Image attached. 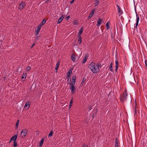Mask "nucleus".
<instances>
[{
	"instance_id": "nucleus-1",
	"label": "nucleus",
	"mask_w": 147,
	"mask_h": 147,
	"mask_svg": "<svg viewBox=\"0 0 147 147\" xmlns=\"http://www.w3.org/2000/svg\"><path fill=\"white\" fill-rule=\"evenodd\" d=\"M93 73H96L99 71L98 67L96 65V64L93 62H91L88 66Z\"/></svg>"
},
{
	"instance_id": "nucleus-2",
	"label": "nucleus",
	"mask_w": 147,
	"mask_h": 147,
	"mask_svg": "<svg viewBox=\"0 0 147 147\" xmlns=\"http://www.w3.org/2000/svg\"><path fill=\"white\" fill-rule=\"evenodd\" d=\"M127 94H122L120 96V100L121 102H123L127 99Z\"/></svg>"
},
{
	"instance_id": "nucleus-3",
	"label": "nucleus",
	"mask_w": 147,
	"mask_h": 147,
	"mask_svg": "<svg viewBox=\"0 0 147 147\" xmlns=\"http://www.w3.org/2000/svg\"><path fill=\"white\" fill-rule=\"evenodd\" d=\"M26 5L25 4V3L22 1L18 7L19 9L22 10Z\"/></svg>"
},
{
	"instance_id": "nucleus-4",
	"label": "nucleus",
	"mask_w": 147,
	"mask_h": 147,
	"mask_svg": "<svg viewBox=\"0 0 147 147\" xmlns=\"http://www.w3.org/2000/svg\"><path fill=\"white\" fill-rule=\"evenodd\" d=\"M27 132V130L25 129H22L21 132V135H22V137H25L26 135Z\"/></svg>"
},
{
	"instance_id": "nucleus-5",
	"label": "nucleus",
	"mask_w": 147,
	"mask_h": 147,
	"mask_svg": "<svg viewBox=\"0 0 147 147\" xmlns=\"http://www.w3.org/2000/svg\"><path fill=\"white\" fill-rule=\"evenodd\" d=\"M70 89L71 90V93H74L76 91V88L74 86H70Z\"/></svg>"
},
{
	"instance_id": "nucleus-6",
	"label": "nucleus",
	"mask_w": 147,
	"mask_h": 147,
	"mask_svg": "<svg viewBox=\"0 0 147 147\" xmlns=\"http://www.w3.org/2000/svg\"><path fill=\"white\" fill-rule=\"evenodd\" d=\"M76 54L73 53L71 55V59L73 61H75L77 58V56Z\"/></svg>"
},
{
	"instance_id": "nucleus-7",
	"label": "nucleus",
	"mask_w": 147,
	"mask_h": 147,
	"mask_svg": "<svg viewBox=\"0 0 147 147\" xmlns=\"http://www.w3.org/2000/svg\"><path fill=\"white\" fill-rule=\"evenodd\" d=\"M73 69V68H70L68 71L67 73V77H68L70 76V75L72 74V70Z\"/></svg>"
},
{
	"instance_id": "nucleus-8",
	"label": "nucleus",
	"mask_w": 147,
	"mask_h": 147,
	"mask_svg": "<svg viewBox=\"0 0 147 147\" xmlns=\"http://www.w3.org/2000/svg\"><path fill=\"white\" fill-rule=\"evenodd\" d=\"M115 71L117 72L118 68L119 62L117 60L115 61Z\"/></svg>"
},
{
	"instance_id": "nucleus-9",
	"label": "nucleus",
	"mask_w": 147,
	"mask_h": 147,
	"mask_svg": "<svg viewBox=\"0 0 147 147\" xmlns=\"http://www.w3.org/2000/svg\"><path fill=\"white\" fill-rule=\"evenodd\" d=\"M88 55H86L85 56L84 58L82 60V63L83 64L84 63L86 62L88 59Z\"/></svg>"
},
{
	"instance_id": "nucleus-10",
	"label": "nucleus",
	"mask_w": 147,
	"mask_h": 147,
	"mask_svg": "<svg viewBox=\"0 0 147 147\" xmlns=\"http://www.w3.org/2000/svg\"><path fill=\"white\" fill-rule=\"evenodd\" d=\"M64 18L63 16H61L58 19L57 22V24H59L61 22Z\"/></svg>"
},
{
	"instance_id": "nucleus-11",
	"label": "nucleus",
	"mask_w": 147,
	"mask_h": 147,
	"mask_svg": "<svg viewBox=\"0 0 147 147\" xmlns=\"http://www.w3.org/2000/svg\"><path fill=\"white\" fill-rule=\"evenodd\" d=\"M103 21L102 19H100L99 18L98 19V21L97 22V24H96V26H100L101 24V22Z\"/></svg>"
},
{
	"instance_id": "nucleus-12",
	"label": "nucleus",
	"mask_w": 147,
	"mask_h": 147,
	"mask_svg": "<svg viewBox=\"0 0 147 147\" xmlns=\"http://www.w3.org/2000/svg\"><path fill=\"white\" fill-rule=\"evenodd\" d=\"M115 146L114 147H118V142L117 138H115Z\"/></svg>"
},
{
	"instance_id": "nucleus-13",
	"label": "nucleus",
	"mask_w": 147,
	"mask_h": 147,
	"mask_svg": "<svg viewBox=\"0 0 147 147\" xmlns=\"http://www.w3.org/2000/svg\"><path fill=\"white\" fill-rule=\"evenodd\" d=\"M60 63V61L59 60L58 61L57 63L56 64V67L55 68V69L56 70V72H57L58 69V67H59V65Z\"/></svg>"
},
{
	"instance_id": "nucleus-14",
	"label": "nucleus",
	"mask_w": 147,
	"mask_h": 147,
	"mask_svg": "<svg viewBox=\"0 0 147 147\" xmlns=\"http://www.w3.org/2000/svg\"><path fill=\"white\" fill-rule=\"evenodd\" d=\"M78 41H79V44H81L82 41V37L80 35H78Z\"/></svg>"
},
{
	"instance_id": "nucleus-15",
	"label": "nucleus",
	"mask_w": 147,
	"mask_h": 147,
	"mask_svg": "<svg viewBox=\"0 0 147 147\" xmlns=\"http://www.w3.org/2000/svg\"><path fill=\"white\" fill-rule=\"evenodd\" d=\"M117 11L119 13H121V14H122L123 12L121 11V10L120 7L117 4Z\"/></svg>"
},
{
	"instance_id": "nucleus-16",
	"label": "nucleus",
	"mask_w": 147,
	"mask_h": 147,
	"mask_svg": "<svg viewBox=\"0 0 147 147\" xmlns=\"http://www.w3.org/2000/svg\"><path fill=\"white\" fill-rule=\"evenodd\" d=\"M18 134L15 135L13 136L11 138L13 139V141H16L17 138Z\"/></svg>"
},
{
	"instance_id": "nucleus-17",
	"label": "nucleus",
	"mask_w": 147,
	"mask_h": 147,
	"mask_svg": "<svg viewBox=\"0 0 147 147\" xmlns=\"http://www.w3.org/2000/svg\"><path fill=\"white\" fill-rule=\"evenodd\" d=\"M30 103L29 102H27L25 105H24V107L26 108V107L28 106V109L29 107L30 106Z\"/></svg>"
},
{
	"instance_id": "nucleus-18",
	"label": "nucleus",
	"mask_w": 147,
	"mask_h": 147,
	"mask_svg": "<svg viewBox=\"0 0 147 147\" xmlns=\"http://www.w3.org/2000/svg\"><path fill=\"white\" fill-rule=\"evenodd\" d=\"M44 139L42 138L41 141L40 142V144L39 145V147H41L42 146V144L44 142Z\"/></svg>"
},
{
	"instance_id": "nucleus-19",
	"label": "nucleus",
	"mask_w": 147,
	"mask_h": 147,
	"mask_svg": "<svg viewBox=\"0 0 147 147\" xmlns=\"http://www.w3.org/2000/svg\"><path fill=\"white\" fill-rule=\"evenodd\" d=\"M113 65V63L112 62L111 63H110V67H109L110 68V71L112 72H113V68L112 67Z\"/></svg>"
},
{
	"instance_id": "nucleus-20",
	"label": "nucleus",
	"mask_w": 147,
	"mask_h": 147,
	"mask_svg": "<svg viewBox=\"0 0 147 147\" xmlns=\"http://www.w3.org/2000/svg\"><path fill=\"white\" fill-rule=\"evenodd\" d=\"M46 22V20L45 18H44L42 21L41 22V23L39 25H40L42 26Z\"/></svg>"
},
{
	"instance_id": "nucleus-21",
	"label": "nucleus",
	"mask_w": 147,
	"mask_h": 147,
	"mask_svg": "<svg viewBox=\"0 0 147 147\" xmlns=\"http://www.w3.org/2000/svg\"><path fill=\"white\" fill-rule=\"evenodd\" d=\"M76 81H71V83H70V82L69 83L70 84V86H74L75 85Z\"/></svg>"
},
{
	"instance_id": "nucleus-22",
	"label": "nucleus",
	"mask_w": 147,
	"mask_h": 147,
	"mask_svg": "<svg viewBox=\"0 0 147 147\" xmlns=\"http://www.w3.org/2000/svg\"><path fill=\"white\" fill-rule=\"evenodd\" d=\"M18 145L17 143L16 142V141H14L13 144V147H17Z\"/></svg>"
},
{
	"instance_id": "nucleus-23",
	"label": "nucleus",
	"mask_w": 147,
	"mask_h": 147,
	"mask_svg": "<svg viewBox=\"0 0 147 147\" xmlns=\"http://www.w3.org/2000/svg\"><path fill=\"white\" fill-rule=\"evenodd\" d=\"M109 22H107L106 24V26L107 27V29H108L109 28Z\"/></svg>"
},
{
	"instance_id": "nucleus-24",
	"label": "nucleus",
	"mask_w": 147,
	"mask_h": 147,
	"mask_svg": "<svg viewBox=\"0 0 147 147\" xmlns=\"http://www.w3.org/2000/svg\"><path fill=\"white\" fill-rule=\"evenodd\" d=\"M26 76H27L26 73H24L23 74L22 76V78L24 79V77H25V78L26 77Z\"/></svg>"
},
{
	"instance_id": "nucleus-25",
	"label": "nucleus",
	"mask_w": 147,
	"mask_h": 147,
	"mask_svg": "<svg viewBox=\"0 0 147 147\" xmlns=\"http://www.w3.org/2000/svg\"><path fill=\"white\" fill-rule=\"evenodd\" d=\"M53 131H51L49 133L48 135V137H50L51 136L53 135Z\"/></svg>"
},
{
	"instance_id": "nucleus-26",
	"label": "nucleus",
	"mask_w": 147,
	"mask_h": 147,
	"mask_svg": "<svg viewBox=\"0 0 147 147\" xmlns=\"http://www.w3.org/2000/svg\"><path fill=\"white\" fill-rule=\"evenodd\" d=\"M72 81H76V76H74L72 77Z\"/></svg>"
},
{
	"instance_id": "nucleus-27",
	"label": "nucleus",
	"mask_w": 147,
	"mask_h": 147,
	"mask_svg": "<svg viewBox=\"0 0 147 147\" xmlns=\"http://www.w3.org/2000/svg\"><path fill=\"white\" fill-rule=\"evenodd\" d=\"M19 120H18L17 121V122L16 123V126L17 128H18V125L19 124Z\"/></svg>"
},
{
	"instance_id": "nucleus-28",
	"label": "nucleus",
	"mask_w": 147,
	"mask_h": 147,
	"mask_svg": "<svg viewBox=\"0 0 147 147\" xmlns=\"http://www.w3.org/2000/svg\"><path fill=\"white\" fill-rule=\"evenodd\" d=\"M96 65L98 67V68H99V67H102V65H101V64L100 63H97L96 64Z\"/></svg>"
},
{
	"instance_id": "nucleus-29",
	"label": "nucleus",
	"mask_w": 147,
	"mask_h": 147,
	"mask_svg": "<svg viewBox=\"0 0 147 147\" xmlns=\"http://www.w3.org/2000/svg\"><path fill=\"white\" fill-rule=\"evenodd\" d=\"M95 2H96L95 3V6H96L98 5L99 1L98 0H96Z\"/></svg>"
},
{
	"instance_id": "nucleus-30",
	"label": "nucleus",
	"mask_w": 147,
	"mask_h": 147,
	"mask_svg": "<svg viewBox=\"0 0 147 147\" xmlns=\"http://www.w3.org/2000/svg\"><path fill=\"white\" fill-rule=\"evenodd\" d=\"M139 17L138 16L137 14H136V22H139Z\"/></svg>"
},
{
	"instance_id": "nucleus-31",
	"label": "nucleus",
	"mask_w": 147,
	"mask_h": 147,
	"mask_svg": "<svg viewBox=\"0 0 147 147\" xmlns=\"http://www.w3.org/2000/svg\"><path fill=\"white\" fill-rule=\"evenodd\" d=\"M123 94H127L126 89H125L124 90Z\"/></svg>"
},
{
	"instance_id": "nucleus-32",
	"label": "nucleus",
	"mask_w": 147,
	"mask_h": 147,
	"mask_svg": "<svg viewBox=\"0 0 147 147\" xmlns=\"http://www.w3.org/2000/svg\"><path fill=\"white\" fill-rule=\"evenodd\" d=\"M41 27H42L40 25H39L38 26V28H37V30H38L39 31V30H40V29H41Z\"/></svg>"
},
{
	"instance_id": "nucleus-33",
	"label": "nucleus",
	"mask_w": 147,
	"mask_h": 147,
	"mask_svg": "<svg viewBox=\"0 0 147 147\" xmlns=\"http://www.w3.org/2000/svg\"><path fill=\"white\" fill-rule=\"evenodd\" d=\"M86 79L85 78H83V80H82V81L81 82V84H82L84 83V82L86 81Z\"/></svg>"
},
{
	"instance_id": "nucleus-34",
	"label": "nucleus",
	"mask_w": 147,
	"mask_h": 147,
	"mask_svg": "<svg viewBox=\"0 0 147 147\" xmlns=\"http://www.w3.org/2000/svg\"><path fill=\"white\" fill-rule=\"evenodd\" d=\"M93 14H92L91 13H90V15H89V17L88 18V19H90L93 16Z\"/></svg>"
},
{
	"instance_id": "nucleus-35",
	"label": "nucleus",
	"mask_w": 147,
	"mask_h": 147,
	"mask_svg": "<svg viewBox=\"0 0 147 147\" xmlns=\"http://www.w3.org/2000/svg\"><path fill=\"white\" fill-rule=\"evenodd\" d=\"M73 102V98H72L71 99V100H70V103H69V104L72 105Z\"/></svg>"
},
{
	"instance_id": "nucleus-36",
	"label": "nucleus",
	"mask_w": 147,
	"mask_h": 147,
	"mask_svg": "<svg viewBox=\"0 0 147 147\" xmlns=\"http://www.w3.org/2000/svg\"><path fill=\"white\" fill-rule=\"evenodd\" d=\"M73 24L74 25H77L78 22H76V21L74 20L73 22Z\"/></svg>"
},
{
	"instance_id": "nucleus-37",
	"label": "nucleus",
	"mask_w": 147,
	"mask_h": 147,
	"mask_svg": "<svg viewBox=\"0 0 147 147\" xmlns=\"http://www.w3.org/2000/svg\"><path fill=\"white\" fill-rule=\"evenodd\" d=\"M95 9H92V10L91 11V13L92 14H93L94 12L95 11Z\"/></svg>"
},
{
	"instance_id": "nucleus-38",
	"label": "nucleus",
	"mask_w": 147,
	"mask_h": 147,
	"mask_svg": "<svg viewBox=\"0 0 147 147\" xmlns=\"http://www.w3.org/2000/svg\"><path fill=\"white\" fill-rule=\"evenodd\" d=\"M30 66H28L26 67V69L28 71L30 69Z\"/></svg>"
},
{
	"instance_id": "nucleus-39",
	"label": "nucleus",
	"mask_w": 147,
	"mask_h": 147,
	"mask_svg": "<svg viewBox=\"0 0 147 147\" xmlns=\"http://www.w3.org/2000/svg\"><path fill=\"white\" fill-rule=\"evenodd\" d=\"M138 22H136V26L135 27H134V28H137V27L138 25Z\"/></svg>"
},
{
	"instance_id": "nucleus-40",
	"label": "nucleus",
	"mask_w": 147,
	"mask_h": 147,
	"mask_svg": "<svg viewBox=\"0 0 147 147\" xmlns=\"http://www.w3.org/2000/svg\"><path fill=\"white\" fill-rule=\"evenodd\" d=\"M82 147H88V146L86 145L85 144H83L82 145Z\"/></svg>"
},
{
	"instance_id": "nucleus-41",
	"label": "nucleus",
	"mask_w": 147,
	"mask_h": 147,
	"mask_svg": "<svg viewBox=\"0 0 147 147\" xmlns=\"http://www.w3.org/2000/svg\"><path fill=\"white\" fill-rule=\"evenodd\" d=\"M88 109L90 110L92 109V106L90 105L88 107Z\"/></svg>"
},
{
	"instance_id": "nucleus-42",
	"label": "nucleus",
	"mask_w": 147,
	"mask_h": 147,
	"mask_svg": "<svg viewBox=\"0 0 147 147\" xmlns=\"http://www.w3.org/2000/svg\"><path fill=\"white\" fill-rule=\"evenodd\" d=\"M82 32L81 31L79 30V35H80L82 34Z\"/></svg>"
},
{
	"instance_id": "nucleus-43",
	"label": "nucleus",
	"mask_w": 147,
	"mask_h": 147,
	"mask_svg": "<svg viewBox=\"0 0 147 147\" xmlns=\"http://www.w3.org/2000/svg\"><path fill=\"white\" fill-rule=\"evenodd\" d=\"M69 18H70V16H68L66 17L65 19L67 20H68L69 19Z\"/></svg>"
},
{
	"instance_id": "nucleus-44",
	"label": "nucleus",
	"mask_w": 147,
	"mask_h": 147,
	"mask_svg": "<svg viewBox=\"0 0 147 147\" xmlns=\"http://www.w3.org/2000/svg\"><path fill=\"white\" fill-rule=\"evenodd\" d=\"M71 80V78H68V79H67V81L68 82L69 81V83L70 82Z\"/></svg>"
},
{
	"instance_id": "nucleus-45",
	"label": "nucleus",
	"mask_w": 147,
	"mask_h": 147,
	"mask_svg": "<svg viewBox=\"0 0 147 147\" xmlns=\"http://www.w3.org/2000/svg\"><path fill=\"white\" fill-rule=\"evenodd\" d=\"M39 31H38L37 30V31H36V35H37L38 34V33H39Z\"/></svg>"
},
{
	"instance_id": "nucleus-46",
	"label": "nucleus",
	"mask_w": 147,
	"mask_h": 147,
	"mask_svg": "<svg viewBox=\"0 0 147 147\" xmlns=\"http://www.w3.org/2000/svg\"><path fill=\"white\" fill-rule=\"evenodd\" d=\"M35 45V43H33V44L32 45V46H31V47L30 48H31V49L32 48V47H33Z\"/></svg>"
},
{
	"instance_id": "nucleus-47",
	"label": "nucleus",
	"mask_w": 147,
	"mask_h": 147,
	"mask_svg": "<svg viewBox=\"0 0 147 147\" xmlns=\"http://www.w3.org/2000/svg\"><path fill=\"white\" fill-rule=\"evenodd\" d=\"M74 0H72V1H70V3H71V4H72V3H73V2H74Z\"/></svg>"
},
{
	"instance_id": "nucleus-48",
	"label": "nucleus",
	"mask_w": 147,
	"mask_h": 147,
	"mask_svg": "<svg viewBox=\"0 0 147 147\" xmlns=\"http://www.w3.org/2000/svg\"><path fill=\"white\" fill-rule=\"evenodd\" d=\"M83 27L80 30V31H81L82 32H83Z\"/></svg>"
},
{
	"instance_id": "nucleus-49",
	"label": "nucleus",
	"mask_w": 147,
	"mask_h": 147,
	"mask_svg": "<svg viewBox=\"0 0 147 147\" xmlns=\"http://www.w3.org/2000/svg\"><path fill=\"white\" fill-rule=\"evenodd\" d=\"M13 140V139L11 138L10 139V141L9 142V143H10V142H11V141Z\"/></svg>"
},
{
	"instance_id": "nucleus-50",
	"label": "nucleus",
	"mask_w": 147,
	"mask_h": 147,
	"mask_svg": "<svg viewBox=\"0 0 147 147\" xmlns=\"http://www.w3.org/2000/svg\"><path fill=\"white\" fill-rule=\"evenodd\" d=\"M145 64L146 66V67H147V63H146V60H145Z\"/></svg>"
},
{
	"instance_id": "nucleus-51",
	"label": "nucleus",
	"mask_w": 147,
	"mask_h": 147,
	"mask_svg": "<svg viewBox=\"0 0 147 147\" xmlns=\"http://www.w3.org/2000/svg\"><path fill=\"white\" fill-rule=\"evenodd\" d=\"M72 105L69 104V108H71Z\"/></svg>"
},
{
	"instance_id": "nucleus-52",
	"label": "nucleus",
	"mask_w": 147,
	"mask_h": 147,
	"mask_svg": "<svg viewBox=\"0 0 147 147\" xmlns=\"http://www.w3.org/2000/svg\"><path fill=\"white\" fill-rule=\"evenodd\" d=\"M49 0H46V3H47L49 1Z\"/></svg>"
},
{
	"instance_id": "nucleus-53",
	"label": "nucleus",
	"mask_w": 147,
	"mask_h": 147,
	"mask_svg": "<svg viewBox=\"0 0 147 147\" xmlns=\"http://www.w3.org/2000/svg\"><path fill=\"white\" fill-rule=\"evenodd\" d=\"M135 113H136V109H135Z\"/></svg>"
},
{
	"instance_id": "nucleus-54",
	"label": "nucleus",
	"mask_w": 147,
	"mask_h": 147,
	"mask_svg": "<svg viewBox=\"0 0 147 147\" xmlns=\"http://www.w3.org/2000/svg\"><path fill=\"white\" fill-rule=\"evenodd\" d=\"M94 117V115H93L92 116V117L93 118Z\"/></svg>"
},
{
	"instance_id": "nucleus-55",
	"label": "nucleus",
	"mask_w": 147,
	"mask_h": 147,
	"mask_svg": "<svg viewBox=\"0 0 147 147\" xmlns=\"http://www.w3.org/2000/svg\"><path fill=\"white\" fill-rule=\"evenodd\" d=\"M36 134H38V132L37 133H36Z\"/></svg>"
},
{
	"instance_id": "nucleus-56",
	"label": "nucleus",
	"mask_w": 147,
	"mask_h": 147,
	"mask_svg": "<svg viewBox=\"0 0 147 147\" xmlns=\"http://www.w3.org/2000/svg\"><path fill=\"white\" fill-rule=\"evenodd\" d=\"M35 39H36V40H37L36 39V38H35Z\"/></svg>"
},
{
	"instance_id": "nucleus-57",
	"label": "nucleus",
	"mask_w": 147,
	"mask_h": 147,
	"mask_svg": "<svg viewBox=\"0 0 147 147\" xmlns=\"http://www.w3.org/2000/svg\"><path fill=\"white\" fill-rule=\"evenodd\" d=\"M78 59H77V60H78Z\"/></svg>"
}]
</instances>
